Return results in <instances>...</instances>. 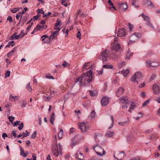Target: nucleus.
<instances>
[{"mask_svg":"<svg viewBox=\"0 0 160 160\" xmlns=\"http://www.w3.org/2000/svg\"><path fill=\"white\" fill-rule=\"evenodd\" d=\"M20 155L24 157H26L27 154L26 153H24L23 149L21 147H20Z\"/></svg>","mask_w":160,"mask_h":160,"instance_id":"c85d7f7f","label":"nucleus"},{"mask_svg":"<svg viewBox=\"0 0 160 160\" xmlns=\"http://www.w3.org/2000/svg\"><path fill=\"white\" fill-rule=\"evenodd\" d=\"M45 77L46 78H48V79H54V77L50 75V74L46 75L45 76Z\"/></svg>","mask_w":160,"mask_h":160,"instance_id":"c03bdc74","label":"nucleus"},{"mask_svg":"<svg viewBox=\"0 0 160 160\" xmlns=\"http://www.w3.org/2000/svg\"><path fill=\"white\" fill-rule=\"evenodd\" d=\"M118 5L119 7V10L121 11H122V10L124 11L126 10L128 8V5L125 3H122L121 4L119 3Z\"/></svg>","mask_w":160,"mask_h":160,"instance_id":"6e6552de","label":"nucleus"},{"mask_svg":"<svg viewBox=\"0 0 160 160\" xmlns=\"http://www.w3.org/2000/svg\"><path fill=\"white\" fill-rule=\"evenodd\" d=\"M69 64L68 62H67L66 61H64L62 64V65L64 67H67Z\"/></svg>","mask_w":160,"mask_h":160,"instance_id":"8fccbe9b","label":"nucleus"},{"mask_svg":"<svg viewBox=\"0 0 160 160\" xmlns=\"http://www.w3.org/2000/svg\"><path fill=\"white\" fill-rule=\"evenodd\" d=\"M17 32H15L10 37V39L12 40H13L14 38H15L16 39H18L19 38H20V36L19 35H17Z\"/></svg>","mask_w":160,"mask_h":160,"instance_id":"412c9836","label":"nucleus"},{"mask_svg":"<svg viewBox=\"0 0 160 160\" xmlns=\"http://www.w3.org/2000/svg\"><path fill=\"white\" fill-rule=\"evenodd\" d=\"M63 133V131L61 129L58 134V137L59 139L62 138Z\"/></svg>","mask_w":160,"mask_h":160,"instance_id":"a19ab883","label":"nucleus"},{"mask_svg":"<svg viewBox=\"0 0 160 160\" xmlns=\"http://www.w3.org/2000/svg\"><path fill=\"white\" fill-rule=\"evenodd\" d=\"M20 9L19 8H14L13 9H11L10 11L13 13H16L19 11Z\"/></svg>","mask_w":160,"mask_h":160,"instance_id":"72a5a7b5","label":"nucleus"},{"mask_svg":"<svg viewBox=\"0 0 160 160\" xmlns=\"http://www.w3.org/2000/svg\"><path fill=\"white\" fill-rule=\"evenodd\" d=\"M8 43L10 46H11L12 47L15 44V42L14 41L9 42Z\"/></svg>","mask_w":160,"mask_h":160,"instance_id":"864d4df0","label":"nucleus"},{"mask_svg":"<svg viewBox=\"0 0 160 160\" xmlns=\"http://www.w3.org/2000/svg\"><path fill=\"white\" fill-rule=\"evenodd\" d=\"M147 65L148 66L156 67L159 65L158 63L157 62H153L151 61H148L147 62Z\"/></svg>","mask_w":160,"mask_h":160,"instance_id":"9b49d317","label":"nucleus"},{"mask_svg":"<svg viewBox=\"0 0 160 160\" xmlns=\"http://www.w3.org/2000/svg\"><path fill=\"white\" fill-rule=\"evenodd\" d=\"M124 89L122 87L119 88L117 91L116 93L118 97L120 96V95L123 93Z\"/></svg>","mask_w":160,"mask_h":160,"instance_id":"4468645a","label":"nucleus"},{"mask_svg":"<svg viewBox=\"0 0 160 160\" xmlns=\"http://www.w3.org/2000/svg\"><path fill=\"white\" fill-rule=\"evenodd\" d=\"M142 76L141 72H136L134 75L131 78V81L132 82H136L138 84L142 80Z\"/></svg>","mask_w":160,"mask_h":160,"instance_id":"f03ea898","label":"nucleus"},{"mask_svg":"<svg viewBox=\"0 0 160 160\" xmlns=\"http://www.w3.org/2000/svg\"><path fill=\"white\" fill-rule=\"evenodd\" d=\"M92 72L91 70H89L86 73H83L79 77L76 78L75 82L77 83L79 82L80 86L87 85L92 81Z\"/></svg>","mask_w":160,"mask_h":160,"instance_id":"f257e3e1","label":"nucleus"},{"mask_svg":"<svg viewBox=\"0 0 160 160\" xmlns=\"http://www.w3.org/2000/svg\"><path fill=\"white\" fill-rule=\"evenodd\" d=\"M81 34L80 32V31H79L78 32V33H77V37L78 39H80L81 38Z\"/></svg>","mask_w":160,"mask_h":160,"instance_id":"052dcab7","label":"nucleus"},{"mask_svg":"<svg viewBox=\"0 0 160 160\" xmlns=\"http://www.w3.org/2000/svg\"><path fill=\"white\" fill-rule=\"evenodd\" d=\"M113 131H107L106 133V136L108 137H112L113 136Z\"/></svg>","mask_w":160,"mask_h":160,"instance_id":"bb28decb","label":"nucleus"},{"mask_svg":"<svg viewBox=\"0 0 160 160\" xmlns=\"http://www.w3.org/2000/svg\"><path fill=\"white\" fill-rule=\"evenodd\" d=\"M89 93L90 96H94L96 95V94L92 91H89Z\"/></svg>","mask_w":160,"mask_h":160,"instance_id":"4d7b16f0","label":"nucleus"},{"mask_svg":"<svg viewBox=\"0 0 160 160\" xmlns=\"http://www.w3.org/2000/svg\"><path fill=\"white\" fill-rule=\"evenodd\" d=\"M100 148V147L98 145H97L95 146L93 148V149L94 150L96 153L98 155H100V152H97V151H98Z\"/></svg>","mask_w":160,"mask_h":160,"instance_id":"5701e85b","label":"nucleus"},{"mask_svg":"<svg viewBox=\"0 0 160 160\" xmlns=\"http://www.w3.org/2000/svg\"><path fill=\"white\" fill-rule=\"evenodd\" d=\"M7 20H9V21L10 22H12V17L10 16H8V18L7 19Z\"/></svg>","mask_w":160,"mask_h":160,"instance_id":"338daca9","label":"nucleus"},{"mask_svg":"<svg viewBox=\"0 0 160 160\" xmlns=\"http://www.w3.org/2000/svg\"><path fill=\"white\" fill-rule=\"evenodd\" d=\"M36 28H37L38 30H42L43 29H46L47 28V26L46 25H42V26H39L38 25L36 27Z\"/></svg>","mask_w":160,"mask_h":160,"instance_id":"b1692460","label":"nucleus"},{"mask_svg":"<svg viewBox=\"0 0 160 160\" xmlns=\"http://www.w3.org/2000/svg\"><path fill=\"white\" fill-rule=\"evenodd\" d=\"M143 3L144 4H147L150 5L152 4V2L149 0H143Z\"/></svg>","mask_w":160,"mask_h":160,"instance_id":"473e14b6","label":"nucleus"},{"mask_svg":"<svg viewBox=\"0 0 160 160\" xmlns=\"http://www.w3.org/2000/svg\"><path fill=\"white\" fill-rule=\"evenodd\" d=\"M61 21L59 20L58 19L57 20V23H56L55 25L54 26V28L55 30H57L58 31H59L60 29V23Z\"/></svg>","mask_w":160,"mask_h":160,"instance_id":"2eb2a0df","label":"nucleus"},{"mask_svg":"<svg viewBox=\"0 0 160 160\" xmlns=\"http://www.w3.org/2000/svg\"><path fill=\"white\" fill-rule=\"evenodd\" d=\"M138 114L140 115V116L139 117H137L136 118H135V119L136 120H138L139 119L141 118V117L142 116V114L141 113V112H139V113H138Z\"/></svg>","mask_w":160,"mask_h":160,"instance_id":"0e129e2a","label":"nucleus"},{"mask_svg":"<svg viewBox=\"0 0 160 160\" xmlns=\"http://www.w3.org/2000/svg\"><path fill=\"white\" fill-rule=\"evenodd\" d=\"M75 157L76 158L79 160L82 159L84 158L83 154L79 152H78L76 154Z\"/></svg>","mask_w":160,"mask_h":160,"instance_id":"f3484780","label":"nucleus"},{"mask_svg":"<svg viewBox=\"0 0 160 160\" xmlns=\"http://www.w3.org/2000/svg\"><path fill=\"white\" fill-rule=\"evenodd\" d=\"M17 98V96H13L12 95H10L9 96V100L11 101L15 100Z\"/></svg>","mask_w":160,"mask_h":160,"instance_id":"58836bf2","label":"nucleus"},{"mask_svg":"<svg viewBox=\"0 0 160 160\" xmlns=\"http://www.w3.org/2000/svg\"><path fill=\"white\" fill-rule=\"evenodd\" d=\"M17 48V47H15L13 49L11 50V51L8 52L7 55V56L8 57H9L10 56H11L12 55H13L14 52L15 50H16Z\"/></svg>","mask_w":160,"mask_h":160,"instance_id":"4be33fe9","label":"nucleus"},{"mask_svg":"<svg viewBox=\"0 0 160 160\" xmlns=\"http://www.w3.org/2000/svg\"><path fill=\"white\" fill-rule=\"evenodd\" d=\"M126 35L125 30L124 28H121L118 31L117 36L119 37H123Z\"/></svg>","mask_w":160,"mask_h":160,"instance_id":"9d476101","label":"nucleus"},{"mask_svg":"<svg viewBox=\"0 0 160 160\" xmlns=\"http://www.w3.org/2000/svg\"><path fill=\"white\" fill-rule=\"evenodd\" d=\"M118 57V55H117L116 54H112L111 55V57L112 59H115L117 58Z\"/></svg>","mask_w":160,"mask_h":160,"instance_id":"a18cd8bd","label":"nucleus"},{"mask_svg":"<svg viewBox=\"0 0 160 160\" xmlns=\"http://www.w3.org/2000/svg\"><path fill=\"white\" fill-rule=\"evenodd\" d=\"M24 31L23 30H22L20 33L19 34L20 37V38H22L24 36L27 34V32L26 33H24Z\"/></svg>","mask_w":160,"mask_h":160,"instance_id":"c9c22d12","label":"nucleus"},{"mask_svg":"<svg viewBox=\"0 0 160 160\" xmlns=\"http://www.w3.org/2000/svg\"><path fill=\"white\" fill-rule=\"evenodd\" d=\"M108 51L105 50L102 53L101 55V59L102 58V60L103 63H104V62H105L108 60Z\"/></svg>","mask_w":160,"mask_h":160,"instance_id":"39448f33","label":"nucleus"},{"mask_svg":"<svg viewBox=\"0 0 160 160\" xmlns=\"http://www.w3.org/2000/svg\"><path fill=\"white\" fill-rule=\"evenodd\" d=\"M52 152L54 155L58 157V156L59 153H61V152L60 150L59 151H58V146L57 145L53 147L52 149Z\"/></svg>","mask_w":160,"mask_h":160,"instance_id":"0eeeda50","label":"nucleus"},{"mask_svg":"<svg viewBox=\"0 0 160 160\" xmlns=\"http://www.w3.org/2000/svg\"><path fill=\"white\" fill-rule=\"evenodd\" d=\"M27 88L29 91L31 92L32 91V89L31 87L30 86V83H29L27 84Z\"/></svg>","mask_w":160,"mask_h":160,"instance_id":"79ce46f5","label":"nucleus"},{"mask_svg":"<svg viewBox=\"0 0 160 160\" xmlns=\"http://www.w3.org/2000/svg\"><path fill=\"white\" fill-rule=\"evenodd\" d=\"M90 63V62H88L85 63L84 64V65H83V66L82 68V70L83 71H84L86 69L88 65V64H89Z\"/></svg>","mask_w":160,"mask_h":160,"instance_id":"e433bc0d","label":"nucleus"},{"mask_svg":"<svg viewBox=\"0 0 160 160\" xmlns=\"http://www.w3.org/2000/svg\"><path fill=\"white\" fill-rule=\"evenodd\" d=\"M75 140V138L72 139V144L71 145L72 147H73L76 144L77 142Z\"/></svg>","mask_w":160,"mask_h":160,"instance_id":"de8ad7c7","label":"nucleus"},{"mask_svg":"<svg viewBox=\"0 0 160 160\" xmlns=\"http://www.w3.org/2000/svg\"><path fill=\"white\" fill-rule=\"evenodd\" d=\"M37 134V132L36 131H35L32 135H31V138L34 139L35 138Z\"/></svg>","mask_w":160,"mask_h":160,"instance_id":"603ef678","label":"nucleus"},{"mask_svg":"<svg viewBox=\"0 0 160 160\" xmlns=\"http://www.w3.org/2000/svg\"><path fill=\"white\" fill-rule=\"evenodd\" d=\"M141 15L142 16L145 21H148L149 20L150 18L148 16H145L143 14H142Z\"/></svg>","mask_w":160,"mask_h":160,"instance_id":"2f4dec72","label":"nucleus"},{"mask_svg":"<svg viewBox=\"0 0 160 160\" xmlns=\"http://www.w3.org/2000/svg\"><path fill=\"white\" fill-rule=\"evenodd\" d=\"M20 122L19 121H17L14 122V124L13 125V126L15 127V126H18Z\"/></svg>","mask_w":160,"mask_h":160,"instance_id":"6e6d98bb","label":"nucleus"},{"mask_svg":"<svg viewBox=\"0 0 160 160\" xmlns=\"http://www.w3.org/2000/svg\"><path fill=\"white\" fill-rule=\"evenodd\" d=\"M149 100H148L142 104V106L143 107H146L147 106V105L149 104Z\"/></svg>","mask_w":160,"mask_h":160,"instance_id":"49530a36","label":"nucleus"},{"mask_svg":"<svg viewBox=\"0 0 160 160\" xmlns=\"http://www.w3.org/2000/svg\"><path fill=\"white\" fill-rule=\"evenodd\" d=\"M67 0H62L61 3L62 5L64 6L65 7H67L68 6V4H67Z\"/></svg>","mask_w":160,"mask_h":160,"instance_id":"4c0bfd02","label":"nucleus"},{"mask_svg":"<svg viewBox=\"0 0 160 160\" xmlns=\"http://www.w3.org/2000/svg\"><path fill=\"white\" fill-rule=\"evenodd\" d=\"M145 85V82H143L142 83L139 84L138 87L140 88L144 87Z\"/></svg>","mask_w":160,"mask_h":160,"instance_id":"69168bd1","label":"nucleus"},{"mask_svg":"<svg viewBox=\"0 0 160 160\" xmlns=\"http://www.w3.org/2000/svg\"><path fill=\"white\" fill-rule=\"evenodd\" d=\"M25 13V12L23 10L22 12H19L17 14L16 16V18L17 19H18L19 18L21 17V18H22V14Z\"/></svg>","mask_w":160,"mask_h":160,"instance_id":"a878e982","label":"nucleus"},{"mask_svg":"<svg viewBox=\"0 0 160 160\" xmlns=\"http://www.w3.org/2000/svg\"><path fill=\"white\" fill-rule=\"evenodd\" d=\"M58 34V31H55L52 32L51 35L49 37V39H53Z\"/></svg>","mask_w":160,"mask_h":160,"instance_id":"dca6fc26","label":"nucleus"},{"mask_svg":"<svg viewBox=\"0 0 160 160\" xmlns=\"http://www.w3.org/2000/svg\"><path fill=\"white\" fill-rule=\"evenodd\" d=\"M111 119L112 121V123L111 125V126L109 128V129H111L113 126V122H114V118L112 116H111Z\"/></svg>","mask_w":160,"mask_h":160,"instance_id":"37998d69","label":"nucleus"},{"mask_svg":"<svg viewBox=\"0 0 160 160\" xmlns=\"http://www.w3.org/2000/svg\"><path fill=\"white\" fill-rule=\"evenodd\" d=\"M28 20V18L26 16H23L22 19V26L24 25V23L26 22Z\"/></svg>","mask_w":160,"mask_h":160,"instance_id":"f704fd0d","label":"nucleus"},{"mask_svg":"<svg viewBox=\"0 0 160 160\" xmlns=\"http://www.w3.org/2000/svg\"><path fill=\"white\" fill-rule=\"evenodd\" d=\"M42 40L44 41L45 39H49V36L46 35H44L41 37Z\"/></svg>","mask_w":160,"mask_h":160,"instance_id":"ea45409f","label":"nucleus"},{"mask_svg":"<svg viewBox=\"0 0 160 160\" xmlns=\"http://www.w3.org/2000/svg\"><path fill=\"white\" fill-rule=\"evenodd\" d=\"M127 122H118V124L121 126H123Z\"/></svg>","mask_w":160,"mask_h":160,"instance_id":"680f3d73","label":"nucleus"},{"mask_svg":"<svg viewBox=\"0 0 160 160\" xmlns=\"http://www.w3.org/2000/svg\"><path fill=\"white\" fill-rule=\"evenodd\" d=\"M112 67V66L109 63L104 65L102 66L103 68L107 69H111Z\"/></svg>","mask_w":160,"mask_h":160,"instance_id":"cd10ccee","label":"nucleus"},{"mask_svg":"<svg viewBox=\"0 0 160 160\" xmlns=\"http://www.w3.org/2000/svg\"><path fill=\"white\" fill-rule=\"evenodd\" d=\"M124 155V154L123 152H119V154L118 155V158H116L115 157V155H114V157L117 159L120 160L122 159Z\"/></svg>","mask_w":160,"mask_h":160,"instance_id":"aec40b11","label":"nucleus"},{"mask_svg":"<svg viewBox=\"0 0 160 160\" xmlns=\"http://www.w3.org/2000/svg\"><path fill=\"white\" fill-rule=\"evenodd\" d=\"M21 106L22 108L25 107L27 104L25 100H23L21 102Z\"/></svg>","mask_w":160,"mask_h":160,"instance_id":"c756f323","label":"nucleus"},{"mask_svg":"<svg viewBox=\"0 0 160 160\" xmlns=\"http://www.w3.org/2000/svg\"><path fill=\"white\" fill-rule=\"evenodd\" d=\"M82 11L81 10L79 9L76 13L75 17L76 21H77L78 16L80 17H85V15L84 13H82Z\"/></svg>","mask_w":160,"mask_h":160,"instance_id":"1a4fd4ad","label":"nucleus"},{"mask_svg":"<svg viewBox=\"0 0 160 160\" xmlns=\"http://www.w3.org/2000/svg\"><path fill=\"white\" fill-rule=\"evenodd\" d=\"M24 124L23 122H21L18 127V129L19 130H21L23 127Z\"/></svg>","mask_w":160,"mask_h":160,"instance_id":"09e8293b","label":"nucleus"},{"mask_svg":"<svg viewBox=\"0 0 160 160\" xmlns=\"http://www.w3.org/2000/svg\"><path fill=\"white\" fill-rule=\"evenodd\" d=\"M154 93L157 94L160 93V88L156 84H154L153 88Z\"/></svg>","mask_w":160,"mask_h":160,"instance_id":"ddd939ff","label":"nucleus"},{"mask_svg":"<svg viewBox=\"0 0 160 160\" xmlns=\"http://www.w3.org/2000/svg\"><path fill=\"white\" fill-rule=\"evenodd\" d=\"M132 54V53H131L129 52H128L126 56V59H129V57Z\"/></svg>","mask_w":160,"mask_h":160,"instance_id":"bf43d9fd","label":"nucleus"},{"mask_svg":"<svg viewBox=\"0 0 160 160\" xmlns=\"http://www.w3.org/2000/svg\"><path fill=\"white\" fill-rule=\"evenodd\" d=\"M129 72V71L128 69H127L125 70H123L122 71V73L123 74L124 77L126 76Z\"/></svg>","mask_w":160,"mask_h":160,"instance_id":"7c9ffc66","label":"nucleus"},{"mask_svg":"<svg viewBox=\"0 0 160 160\" xmlns=\"http://www.w3.org/2000/svg\"><path fill=\"white\" fill-rule=\"evenodd\" d=\"M90 160H100L99 158H98L96 157H94L91 158Z\"/></svg>","mask_w":160,"mask_h":160,"instance_id":"774afa93","label":"nucleus"},{"mask_svg":"<svg viewBox=\"0 0 160 160\" xmlns=\"http://www.w3.org/2000/svg\"><path fill=\"white\" fill-rule=\"evenodd\" d=\"M96 116V114L95 111L93 110L91 112L90 114V115L88 116V118L89 119L91 120L93 118L95 117Z\"/></svg>","mask_w":160,"mask_h":160,"instance_id":"6ab92c4d","label":"nucleus"},{"mask_svg":"<svg viewBox=\"0 0 160 160\" xmlns=\"http://www.w3.org/2000/svg\"><path fill=\"white\" fill-rule=\"evenodd\" d=\"M109 99L107 96H104L101 100V104L102 107H105L109 103Z\"/></svg>","mask_w":160,"mask_h":160,"instance_id":"423d86ee","label":"nucleus"},{"mask_svg":"<svg viewBox=\"0 0 160 160\" xmlns=\"http://www.w3.org/2000/svg\"><path fill=\"white\" fill-rule=\"evenodd\" d=\"M102 149V153H101V156H102L103 155H105L106 154V152L105 150H104V149L103 148H101V149Z\"/></svg>","mask_w":160,"mask_h":160,"instance_id":"e2e57ef3","label":"nucleus"},{"mask_svg":"<svg viewBox=\"0 0 160 160\" xmlns=\"http://www.w3.org/2000/svg\"><path fill=\"white\" fill-rule=\"evenodd\" d=\"M55 120V113L54 112H53L51 116L50 117V121L51 123L53 125V122Z\"/></svg>","mask_w":160,"mask_h":160,"instance_id":"393cba45","label":"nucleus"},{"mask_svg":"<svg viewBox=\"0 0 160 160\" xmlns=\"http://www.w3.org/2000/svg\"><path fill=\"white\" fill-rule=\"evenodd\" d=\"M118 100L120 101H121L123 104H126L128 103V98L126 97H123L121 98H119Z\"/></svg>","mask_w":160,"mask_h":160,"instance_id":"a211bd4d","label":"nucleus"},{"mask_svg":"<svg viewBox=\"0 0 160 160\" xmlns=\"http://www.w3.org/2000/svg\"><path fill=\"white\" fill-rule=\"evenodd\" d=\"M10 72L9 71H7L6 72L5 75V77L7 78L8 77H9L10 76Z\"/></svg>","mask_w":160,"mask_h":160,"instance_id":"3c124183","label":"nucleus"},{"mask_svg":"<svg viewBox=\"0 0 160 160\" xmlns=\"http://www.w3.org/2000/svg\"><path fill=\"white\" fill-rule=\"evenodd\" d=\"M142 34L141 33L136 32L131 35L130 38V40L128 43V45L131 44L135 42L138 39L140 38Z\"/></svg>","mask_w":160,"mask_h":160,"instance_id":"7ed1b4c3","label":"nucleus"},{"mask_svg":"<svg viewBox=\"0 0 160 160\" xmlns=\"http://www.w3.org/2000/svg\"><path fill=\"white\" fill-rule=\"evenodd\" d=\"M79 128L82 132H85L86 131V127L83 122H79L78 123Z\"/></svg>","mask_w":160,"mask_h":160,"instance_id":"f8f14e48","label":"nucleus"},{"mask_svg":"<svg viewBox=\"0 0 160 160\" xmlns=\"http://www.w3.org/2000/svg\"><path fill=\"white\" fill-rule=\"evenodd\" d=\"M118 38H115L113 43L111 45V49L112 50H114L116 52L119 50L120 48V46L119 44H118Z\"/></svg>","mask_w":160,"mask_h":160,"instance_id":"20e7f679","label":"nucleus"},{"mask_svg":"<svg viewBox=\"0 0 160 160\" xmlns=\"http://www.w3.org/2000/svg\"><path fill=\"white\" fill-rule=\"evenodd\" d=\"M138 0H133L132 1V4L135 6V7H139V6H136V3L138 1Z\"/></svg>","mask_w":160,"mask_h":160,"instance_id":"13d9d810","label":"nucleus"},{"mask_svg":"<svg viewBox=\"0 0 160 160\" xmlns=\"http://www.w3.org/2000/svg\"><path fill=\"white\" fill-rule=\"evenodd\" d=\"M8 119L10 122H12L14 119V117L10 116L9 117Z\"/></svg>","mask_w":160,"mask_h":160,"instance_id":"5fc2aeb1","label":"nucleus"}]
</instances>
